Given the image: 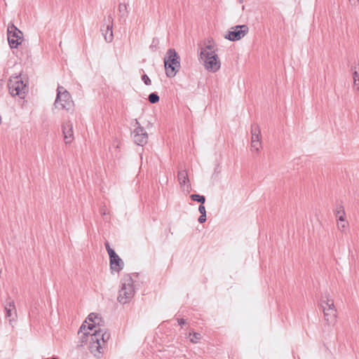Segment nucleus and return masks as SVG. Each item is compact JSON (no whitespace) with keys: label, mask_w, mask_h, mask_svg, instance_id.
Here are the masks:
<instances>
[{"label":"nucleus","mask_w":359,"mask_h":359,"mask_svg":"<svg viewBox=\"0 0 359 359\" xmlns=\"http://www.w3.org/2000/svg\"><path fill=\"white\" fill-rule=\"evenodd\" d=\"M110 339V333L104 327H97L90 334L89 350L96 358H100L105 350V344Z\"/></svg>","instance_id":"1"},{"label":"nucleus","mask_w":359,"mask_h":359,"mask_svg":"<svg viewBox=\"0 0 359 359\" xmlns=\"http://www.w3.org/2000/svg\"><path fill=\"white\" fill-rule=\"evenodd\" d=\"M200 59L203 61L205 69L209 72H216L220 68V61L212 45L201 48Z\"/></svg>","instance_id":"2"},{"label":"nucleus","mask_w":359,"mask_h":359,"mask_svg":"<svg viewBox=\"0 0 359 359\" xmlns=\"http://www.w3.org/2000/svg\"><path fill=\"white\" fill-rule=\"evenodd\" d=\"M180 57L174 48H169L164 57L165 75L168 78L174 77L180 69Z\"/></svg>","instance_id":"3"},{"label":"nucleus","mask_w":359,"mask_h":359,"mask_svg":"<svg viewBox=\"0 0 359 359\" xmlns=\"http://www.w3.org/2000/svg\"><path fill=\"white\" fill-rule=\"evenodd\" d=\"M54 106L55 108L63 109L67 111H74V101L72 99L70 93L63 86H57Z\"/></svg>","instance_id":"4"},{"label":"nucleus","mask_w":359,"mask_h":359,"mask_svg":"<svg viewBox=\"0 0 359 359\" xmlns=\"http://www.w3.org/2000/svg\"><path fill=\"white\" fill-rule=\"evenodd\" d=\"M135 294V289L133 285V280L132 277L128 274L124 276L121 280V287L118 292L117 297L118 301L123 304L128 303Z\"/></svg>","instance_id":"5"},{"label":"nucleus","mask_w":359,"mask_h":359,"mask_svg":"<svg viewBox=\"0 0 359 359\" xmlns=\"http://www.w3.org/2000/svg\"><path fill=\"white\" fill-rule=\"evenodd\" d=\"M27 79L22 75L12 76L9 79L8 89L13 96L24 98L27 92Z\"/></svg>","instance_id":"6"},{"label":"nucleus","mask_w":359,"mask_h":359,"mask_svg":"<svg viewBox=\"0 0 359 359\" xmlns=\"http://www.w3.org/2000/svg\"><path fill=\"white\" fill-rule=\"evenodd\" d=\"M320 306L324 313L325 320L328 325H334L337 319V310L333 299L327 297L326 300L322 299Z\"/></svg>","instance_id":"7"},{"label":"nucleus","mask_w":359,"mask_h":359,"mask_svg":"<svg viewBox=\"0 0 359 359\" xmlns=\"http://www.w3.org/2000/svg\"><path fill=\"white\" fill-rule=\"evenodd\" d=\"M7 35L8 41L12 48H18L23 41V35L22 32L14 25H11L8 27Z\"/></svg>","instance_id":"8"},{"label":"nucleus","mask_w":359,"mask_h":359,"mask_svg":"<svg viewBox=\"0 0 359 359\" xmlns=\"http://www.w3.org/2000/svg\"><path fill=\"white\" fill-rule=\"evenodd\" d=\"M248 31L249 28L246 25H236L224 35V38L231 41H236L243 38Z\"/></svg>","instance_id":"9"},{"label":"nucleus","mask_w":359,"mask_h":359,"mask_svg":"<svg viewBox=\"0 0 359 359\" xmlns=\"http://www.w3.org/2000/svg\"><path fill=\"white\" fill-rule=\"evenodd\" d=\"M135 124L137 127L132 133L134 142L139 146H144L147 143L148 134L137 119L135 120Z\"/></svg>","instance_id":"10"},{"label":"nucleus","mask_w":359,"mask_h":359,"mask_svg":"<svg viewBox=\"0 0 359 359\" xmlns=\"http://www.w3.org/2000/svg\"><path fill=\"white\" fill-rule=\"evenodd\" d=\"M87 320L89 321L88 329L90 330H93V328L104 327V321L97 313H90L86 318Z\"/></svg>","instance_id":"11"},{"label":"nucleus","mask_w":359,"mask_h":359,"mask_svg":"<svg viewBox=\"0 0 359 359\" xmlns=\"http://www.w3.org/2000/svg\"><path fill=\"white\" fill-rule=\"evenodd\" d=\"M109 257V264L110 269L111 271L119 272L121 271L124 266L123 261L120 258V257L116 253H111Z\"/></svg>","instance_id":"12"},{"label":"nucleus","mask_w":359,"mask_h":359,"mask_svg":"<svg viewBox=\"0 0 359 359\" xmlns=\"http://www.w3.org/2000/svg\"><path fill=\"white\" fill-rule=\"evenodd\" d=\"M62 133L64 134V139L65 143H71L74 139L72 124L69 122L62 125Z\"/></svg>","instance_id":"13"},{"label":"nucleus","mask_w":359,"mask_h":359,"mask_svg":"<svg viewBox=\"0 0 359 359\" xmlns=\"http://www.w3.org/2000/svg\"><path fill=\"white\" fill-rule=\"evenodd\" d=\"M178 181L181 187L187 185V191H189V189H191V184L189 183V179L188 177V173L186 170H180L178 171L177 174Z\"/></svg>","instance_id":"14"},{"label":"nucleus","mask_w":359,"mask_h":359,"mask_svg":"<svg viewBox=\"0 0 359 359\" xmlns=\"http://www.w3.org/2000/svg\"><path fill=\"white\" fill-rule=\"evenodd\" d=\"M6 311V316L10 318V320H13L16 316V309L15 303L13 300L9 301L5 306Z\"/></svg>","instance_id":"15"},{"label":"nucleus","mask_w":359,"mask_h":359,"mask_svg":"<svg viewBox=\"0 0 359 359\" xmlns=\"http://www.w3.org/2000/svg\"><path fill=\"white\" fill-rule=\"evenodd\" d=\"M128 3H120L118 4L119 20H123V22H126V19L128 16Z\"/></svg>","instance_id":"16"},{"label":"nucleus","mask_w":359,"mask_h":359,"mask_svg":"<svg viewBox=\"0 0 359 359\" xmlns=\"http://www.w3.org/2000/svg\"><path fill=\"white\" fill-rule=\"evenodd\" d=\"M108 22H109V24L107 25L106 31H107V32H109V34H104V39L107 42L109 43V42L112 41L113 38H114L113 31H112L114 19L111 15L108 16Z\"/></svg>","instance_id":"17"},{"label":"nucleus","mask_w":359,"mask_h":359,"mask_svg":"<svg viewBox=\"0 0 359 359\" xmlns=\"http://www.w3.org/2000/svg\"><path fill=\"white\" fill-rule=\"evenodd\" d=\"M335 215L341 222H345L346 213L344 206L341 204L337 205L335 210Z\"/></svg>","instance_id":"18"},{"label":"nucleus","mask_w":359,"mask_h":359,"mask_svg":"<svg viewBox=\"0 0 359 359\" xmlns=\"http://www.w3.org/2000/svg\"><path fill=\"white\" fill-rule=\"evenodd\" d=\"M190 198L193 201H196L202 204H204V203L205 202V197L203 195L193 194L190 196Z\"/></svg>","instance_id":"19"},{"label":"nucleus","mask_w":359,"mask_h":359,"mask_svg":"<svg viewBox=\"0 0 359 359\" xmlns=\"http://www.w3.org/2000/svg\"><path fill=\"white\" fill-rule=\"evenodd\" d=\"M189 336L190 337L191 336V337L190 338V341L192 343H195V344L198 343L200 341V340L202 339V335L199 332H193L192 334L190 333Z\"/></svg>","instance_id":"20"},{"label":"nucleus","mask_w":359,"mask_h":359,"mask_svg":"<svg viewBox=\"0 0 359 359\" xmlns=\"http://www.w3.org/2000/svg\"><path fill=\"white\" fill-rule=\"evenodd\" d=\"M160 100V97L157 93H151L149 95L148 100L151 104L157 103Z\"/></svg>","instance_id":"21"},{"label":"nucleus","mask_w":359,"mask_h":359,"mask_svg":"<svg viewBox=\"0 0 359 359\" xmlns=\"http://www.w3.org/2000/svg\"><path fill=\"white\" fill-rule=\"evenodd\" d=\"M89 333H83L81 334L79 336L80 339V344H78V346H82L84 344H86L88 340V336Z\"/></svg>","instance_id":"22"},{"label":"nucleus","mask_w":359,"mask_h":359,"mask_svg":"<svg viewBox=\"0 0 359 359\" xmlns=\"http://www.w3.org/2000/svg\"><path fill=\"white\" fill-rule=\"evenodd\" d=\"M251 134L252 135H260L259 126L257 123H254L251 126Z\"/></svg>","instance_id":"23"},{"label":"nucleus","mask_w":359,"mask_h":359,"mask_svg":"<svg viewBox=\"0 0 359 359\" xmlns=\"http://www.w3.org/2000/svg\"><path fill=\"white\" fill-rule=\"evenodd\" d=\"M260 144V140H251V147L252 148L255 149L257 151H259Z\"/></svg>","instance_id":"24"},{"label":"nucleus","mask_w":359,"mask_h":359,"mask_svg":"<svg viewBox=\"0 0 359 359\" xmlns=\"http://www.w3.org/2000/svg\"><path fill=\"white\" fill-rule=\"evenodd\" d=\"M142 80L146 86H150L151 84L149 77L145 74L142 75Z\"/></svg>","instance_id":"25"},{"label":"nucleus","mask_w":359,"mask_h":359,"mask_svg":"<svg viewBox=\"0 0 359 359\" xmlns=\"http://www.w3.org/2000/svg\"><path fill=\"white\" fill-rule=\"evenodd\" d=\"M104 246H105V248H106V250H107V253H108L109 256H110V255H111V253H114V252H115V251H114V250L111 248V246H110V245H109V242L106 241V242L104 243Z\"/></svg>","instance_id":"26"},{"label":"nucleus","mask_w":359,"mask_h":359,"mask_svg":"<svg viewBox=\"0 0 359 359\" xmlns=\"http://www.w3.org/2000/svg\"><path fill=\"white\" fill-rule=\"evenodd\" d=\"M353 80H354V84L356 86V85H358L357 83V81L359 82V72L357 71V70H355L353 72Z\"/></svg>","instance_id":"27"},{"label":"nucleus","mask_w":359,"mask_h":359,"mask_svg":"<svg viewBox=\"0 0 359 359\" xmlns=\"http://www.w3.org/2000/svg\"><path fill=\"white\" fill-rule=\"evenodd\" d=\"M85 323H87L86 320L84 321V323L80 327L79 330L78 332V335H80L81 334H83V333H86L85 332L86 329V325H85Z\"/></svg>","instance_id":"28"},{"label":"nucleus","mask_w":359,"mask_h":359,"mask_svg":"<svg viewBox=\"0 0 359 359\" xmlns=\"http://www.w3.org/2000/svg\"><path fill=\"white\" fill-rule=\"evenodd\" d=\"M206 219H207L206 214H205V215L201 214V215L199 216V217L198 219V221L199 223L203 224L206 221Z\"/></svg>","instance_id":"29"},{"label":"nucleus","mask_w":359,"mask_h":359,"mask_svg":"<svg viewBox=\"0 0 359 359\" xmlns=\"http://www.w3.org/2000/svg\"><path fill=\"white\" fill-rule=\"evenodd\" d=\"M198 211L201 214H206L205 208L203 204L201 203L198 207Z\"/></svg>","instance_id":"30"},{"label":"nucleus","mask_w":359,"mask_h":359,"mask_svg":"<svg viewBox=\"0 0 359 359\" xmlns=\"http://www.w3.org/2000/svg\"><path fill=\"white\" fill-rule=\"evenodd\" d=\"M346 227L345 222H339L338 223V228L339 229H343Z\"/></svg>","instance_id":"31"},{"label":"nucleus","mask_w":359,"mask_h":359,"mask_svg":"<svg viewBox=\"0 0 359 359\" xmlns=\"http://www.w3.org/2000/svg\"><path fill=\"white\" fill-rule=\"evenodd\" d=\"M177 323L180 325H182L185 323V320L184 318L177 319Z\"/></svg>","instance_id":"32"},{"label":"nucleus","mask_w":359,"mask_h":359,"mask_svg":"<svg viewBox=\"0 0 359 359\" xmlns=\"http://www.w3.org/2000/svg\"><path fill=\"white\" fill-rule=\"evenodd\" d=\"M260 140L259 136L258 135H252V140Z\"/></svg>","instance_id":"33"},{"label":"nucleus","mask_w":359,"mask_h":359,"mask_svg":"<svg viewBox=\"0 0 359 359\" xmlns=\"http://www.w3.org/2000/svg\"><path fill=\"white\" fill-rule=\"evenodd\" d=\"M349 1L351 4L355 5L358 2V0H349Z\"/></svg>","instance_id":"34"},{"label":"nucleus","mask_w":359,"mask_h":359,"mask_svg":"<svg viewBox=\"0 0 359 359\" xmlns=\"http://www.w3.org/2000/svg\"><path fill=\"white\" fill-rule=\"evenodd\" d=\"M46 359H49V358H46ZM50 359H58V358H56V357H54V356H53V357L50 358Z\"/></svg>","instance_id":"35"},{"label":"nucleus","mask_w":359,"mask_h":359,"mask_svg":"<svg viewBox=\"0 0 359 359\" xmlns=\"http://www.w3.org/2000/svg\"><path fill=\"white\" fill-rule=\"evenodd\" d=\"M155 41H156V39H153V41H152V43H155Z\"/></svg>","instance_id":"36"},{"label":"nucleus","mask_w":359,"mask_h":359,"mask_svg":"<svg viewBox=\"0 0 359 359\" xmlns=\"http://www.w3.org/2000/svg\"><path fill=\"white\" fill-rule=\"evenodd\" d=\"M105 34H109V32H107V31H106ZM103 35L104 36V33H103Z\"/></svg>","instance_id":"37"},{"label":"nucleus","mask_w":359,"mask_h":359,"mask_svg":"<svg viewBox=\"0 0 359 359\" xmlns=\"http://www.w3.org/2000/svg\"><path fill=\"white\" fill-rule=\"evenodd\" d=\"M102 213L103 215H105V214H106V213H105V210H103V212L102 211Z\"/></svg>","instance_id":"38"},{"label":"nucleus","mask_w":359,"mask_h":359,"mask_svg":"<svg viewBox=\"0 0 359 359\" xmlns=\"http://www.w3.org/2000/svg\"><path fill=\"white\" fill-rule=\"evenodd\" d=\"M102 213L103 215H105V214H106V213H105V210H103V212L102 211Z\"/></svg>","instance_id":"39"},{"label":"nucleus","mask_w":359,"mask_h":359,"mask_svg":"<svg viewBox=\"0 0 359 359\" xmlns=\"http://www.w3.org/2000/svg\"><path fill=\"white\" fill-rule=\"evenodd\" d=\"M238 1H239L240 3H243V0H238Z\"/></svg>","instance_id":"40"},{"label":"nucleus","mask_w":359,"mask_h":359,"mask_svg":"<svg viewBox=\"0 0 359 359\" xmlns=\"http://www.w3.org/2000/svg\"><path fill=\"white\" fill-rule=\"evenodd\" d=\"M150 48L152 49L153 48V44L150 46Z\"/></svg>","instance_id":"41"}]
</instances>
